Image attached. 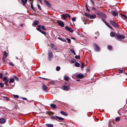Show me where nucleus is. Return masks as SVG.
Segmentation results:
<instances>
[{
    "mask_svg": "<svg viewBox=\"0 0 127 127\" xmlns=\"http://www.w3.org/2000/svg\"><path fill=\"white\" fill-rule=\"evenodd\" d=\"M45 125L47 127H53V125L51 124H46Z\"/></svg>",
    "mask_w": 127,
    "mask_h": 127,
    "instance_id": "19",
    "label": "nucleus"
},
{
    "mask_svg": "<svg viewBox=\"0 0 127 127\" xmlns=\"http://www.w3.org/2000/svg\"><path fill=\"white\" fill-rule=\"evenodd\" d=\"M96 17V15L95 14H92V15H90V18L91 19H94Z\"/></svg>",
    "mask_w": 127,
    "mask_h": 127,
    "instance_id": "16",
    "label": "nucleus"
},
{
    "mask_svg": "<svg viewBox=\"0 0 127 127\" xmlns=\"http://www.w3.org/2000/svg\"><path fill=\"white\" fill-rule=\"evenodd\" d=\"M112 14L114 16H117L118 15V13L115 11H112L111 12Z\"/></svg>",
    "mask_w": 127,
    "mask_h": 127,
    "instance_id": "13",
    "label": "nucleus"
},
{
    "mask_svg": "<svg viewBox=\"0 0 127 127\" xmlns=\"http://www.w3.org/2000/svg\"><path fill=\"white\" fill-rule=\"evenodd\" d=\"M108 27L109 28H110L112 30H114L113 29L112 27H111L110 26H109V27Z\"/></svg>",
    "mask_w": 127,
    "mask_h": 127,
    "instance_id": "59",
    "label": "nucleus"
},
{
    "mask_svg": "<svg viewBox=\"0 0 127 127\" xmlns=\"http://www.w3.org/2000/svg\"><path fill=\"white\" fill-rule=\"evenodd\" d=\"M71 62L73 63H74L75 62V60L74 59H72V60H71Z\"/></svg>",
    "mask_w": 127,
    "mask_h": 127,
    "instance_id": "52",
    "label": "nucleus"
},
{
    "mask_svg": "<svg viewBox=\"0 0 127 127\" xmlns=\"http://www.w3.org/2000/svg\"><path fill=\"white\" fill-rule=\"evenodd\" d=\"M93 9V10H95V8H94V7H93V8H92Z\"/></svg>",
    "mask_w": 127,
    "mask_h": 127,
    "instance_id": "62",
    "label": "nucleus"
},
{
    "mask_svg": "<svg viewBox=\"0 0 127 127\" xmlns=\"http://www.w3.org/2000/svg\"><path fill=\"white\" fill-rule=\"evenodd\" d=\"M15 81V79L14 78H11L9 81V83H13Z\"/></svg>",
    "mask_w": 127,
    "mask_h": 127,
    "instance_id": "18",
    "label": "nucleus"
},
{
    "mask_svg": "<svg viewBox=\"0 0 127 127\" xmlns=\"http://www.w3.org/2000/svg\"><path fill=\"white\" fill-rule=\"evenodd\" d=\"M105 24L108 27H109V26H110V25L107 22H105Z\"/></svg>",
    "mask_w": 127,
    "mask_h": 127,
    "instance_id": "45",
    "label": "nucleus"
},
{
    "mask_svg": "<svg viewBox=\"0 0 127 127\" xmlns=\"http://www.w3.org/2000/svg\"><path fill=\"white\" fill-rule=\"evenodd\" d=\"M110 36H111V37H113L115 35V33L113 32H111L110 33Z\"/></svg>",
    "mask_w": 127,
    "mask_h": 127,
    "instance_id": "25",
    "label": "nucleus"
},
{
    "mask_svg": "<svg viewBox=\"0 0 127 127\" xmlns=\"http://www.w3.org/2000/svg\"><path fill=\"white\" fill-rule=\"evenodd\" d=\"M41 32L45 35L46 34V33L45 32L42 31V32Z\"/></svg>",
    "mask_w": 127,
    "mask_h": 127,
    "instance_id": "49",
    "label": "nucleus"
},
{
    "mask_svg": "<svg viewBox=\"0 0 127 127\" xmlns=\"http://www.w3.org/2000/svg\"><path fill=\"white\" fill-rule=\"evenodd\" d=\"M37 30L39 31V32H42V31L41 30V29L40 28H37Z\"/></svg>",
    "mask_w": 127,
    "mask_h": 127,
    "instance_id": "42",
    "label": "nucleus"
},
{
    "mask_svg": "<svg viewBox=\"0 0 127 127\" xmlns=\"http://www.w3.org/2000/svg\"><path fill=\"white\" fill-rule=\"evenodd\" d=\"M7 77H5L3 78L2 79V80L3 81H5L7 80Z\"/></svg>",
    "mask_w": 127,
    "mask_h": 127,
    "instance_id": "36",
    "label": "nucleus"
},
{
    "mask_svg": "<svg viewBox=\"0 0 127 127\" xmlns=\"http://www.w3.org/2000/svg\"><path fill=\"white\" fill-rule=\"evenodd\" d=\"M41 28L43 30H46V28L45 27V26H41Z\"/></svg>",
    "mask_w": 127,
    "mask_h": 127,
    "instance_id": "34",
    "label": "nucleus"
},
{
    "mask_svg": "<svg viewBox=\"0 0 127 127\" xmlns=\"http://www.w3.org/2000/svg\"><path fill=\"white\" fill-rule=\"evenodd\" d=\"M94 49L96 51H99L100 48L96 44H94Z\"/></svg>",
    "mask_w": 127,
    "mask_h": 127,
    "instance_id": "5",
    "label": "nucleus"
},
{
    "mask_svg": "<svg viewBox=\"0 0 127 127\" xmlns=\"http://www.w3.org/2000/svg\"><path fill=\"white\" fill-rule=\"evenodd\" d=\"M38 8V9H39L40 10H41V8L40 6L39 5H38L37 6Z\"/></svg>",
    "mask_w": 127,
    "mask_h": 127,
    "instance_id": "55",
    "label": "nucleus"
},
{
    "mask_svg": "<svg viewBox=\"0 0 127 127\" xmlns=\"http://www.w3.org/2000/svg\"><path fill=\"white\" fill-rule=\"evenodd\" d=\"M84 77V76L82 74H78L77 76L76 77L78 78L81 79Z\"/></svg>",
    "mask_w": 127,
    "mask_h": 127,
    "instance_id": "12",
    "label": "nucleus"
},
{
    "mask_svg": "<svg viewBox=\"0 0 127 127\" xmlns=\"http://www.w3.org/2000/svg\"><path fill=\"white\" fill-rule=\"evenodd\" d=\"M102 16H103L104 18H105L106 17V15L105 14H103Z\"/></svg>",
    "mask_w": 127,
    "mask_h": 127,
    "instance_id": "53",
    "label": "nucleus"
},
{
    "mask_svg": "<svg viewBox=\"0 0 127 127\" xmlns=\"http://www.w3.org/2000/svg\"><path fill=\"white\" fill-rule=\"evenodd\" d=\"M25 1H26V2H27V0H25Z\"/></svg>",
    "mask_w": 127,
    "mask_h": 127,
    "instance_id": "64",
    "label": "nucleus"
},
{
    "mask_svg": "<svg viewBox=\"0 0 127 127\" xmlns=\"http://www.w3.org/2000/svg\"><path fill=\"white\" fill-rule=\"evenodd\" d=\"M42 87L43 91L45 92H47V89L48 88V87L44 84L43 85Z\"/></svg>",
    "mask_w": 127,
    "mask_h": 127,
    "instance_id": "9",
    "label": "nucleus"
},
{
    "mask_svg": "<svg viewBox=\"0 0 127 127\" xmlns=\"http://www.w3.org/2000/svg\"><path fill=\"white\" fill-rule=\"evenodd\" d=\"M3 77V75L2 73H0V78H2Z\"/></svg>",
    "mask_w": 127,
    "mask_h": 127,
    "instance_id": "57",
    "label": "nucleus"
},
{
    "mask_svg": "<svg viewBox=\"0 0 127 127\" xmlns=\"http://www.w3.org/2000/svg\"><path fill=\"white\" fill-rule=\"evenodd\" d=\"M44 2L46 5L48 7H50L51 5L50 3L47 0H44Z\"/></svg>",
    "mask_w": 127,
    "mask_h": 127,
    "instance_id": "14",
    "label": "nucleus"
},
{
    "mask_svg": "<svg viewBox=\"0 0 127 127\" xmlns=\"http://www.w3.org/2000/svg\"><path fill=\"white\" fill-rule=\"evenodd\" d=\"M57 22L58 25L62 27H63L64 26V23L63 22L61 21L57 20Z\"/></svg>",
    "mask_w": 127,
    "mask_h": 127,
    "instance_id": "4",
    "label": "nucleus"
},
{
    "mask_svg": "<svg viewBox=\"0 0 127 127\" xmlns=\"http://www.w3.org/2000/svg\"><path fill=\"white\" fill-rule=\"evenodd\" d=\"M9 65L12 66H14V64H13L11 63L10 62L9 63Z\"/></svg>",
    "mask_w": 127,
    "mask_h": 127,
    "instance_id": "44",
    "label": "nucleus"
},
{
    "mask_svg": "<svg viewBox=\"0 0 127 127\" xmlns=\"http://www.w3.org/2000/svg\"><path fill=\"white\" fill-rule=\"evenodd\" d=\"M33 1H32V2H31L30 3L31 4V8L33 10H35V8L33 7V4L32 3Z\"/></svg>",
    "mask_w": 127,
    "mask_h": 127,
    "instance_id": "22",
    "label": "nucleus"
},
{
    "mask_svg": "<svg viewBox=\"0 0 127 127\" xmlns=\"http://www.w3.org/2000/svg\"><path fill=\"white\" fill-rule=\"evenodd\" d=\"M60 68H61L60 66H57V67L56 68V70L57 71H59L60 70Z\"/></svg>",
    "mask_w": 127,
    "mask_h": 127,
    "instance_id": "35",
    "label": "nucleus"
},
{
    "mask_svg": "<svg viewBox=\"0 0 127 127\" xmlns=\"http://www.w3.org/2000/svg\"><path fill=\"white\" fill-rule=\"evenodd\" d=\"M42 78L43 79H45V80H49V79H47V78Z\"/></svg>",
    "mask_w": 127,
    "mask_h": 127,
    "instance_id": "58",
    "label": "nucleus"
},
{
    "mask_svg": "<svg viewBox=\"0 0 127 127\" xmlns=\"http://www.w3.org/2000/svg\"><path fill=\"white\" fill-rule=\"evenodd\" d=\"M13 96L14 97H15L16 98H19V96L18 95H13Z\"/></svg>",
    "mask_w": 127,
    "mask_h": 127,
    "instance_id": "39",
    "label": "nucleus"
},
{
    "mask_svg": "<svg viewBox=\"0 0 127 127\" xmlns=\"http://www.w3.org/2000/svg\"><path fill=\"white\" fill-rule=\"evenodd\" d=\"M119 72L120 73H122L123 72V70H121L120 69H119Z\"/></svg>",
    "mask_w": 127,
    "mask_h": 127,
    "instance_id": "54",
    "label": "nucleus"
},
{
    "mask_svg": "<svg viewBox=\"0 0 127 127\" xmlns=\"http://www.w3.org/2000/svg\"><path fill=\"white\" fill-rule=\"evenodd\" d=\"M60 113L61 114L65 116H67L68 115V114L66 113L63 111H61L60 112Z\"/></svg>",
    "mask_w": 127,
    "mask_h": 127,
    "instance_id": "17",
    "label": "nucleus"
},
{
    "mask_svg": "<svg viewBox=\"0 0 127 127\" xmlns=\"http://www.w3.org/2000/svg\"><path fill=\"white\" fill-rule=\"evenodd\" d=\"M85 15L86 16L90 18V14L85 12Z\"/></svg>",
    "mask_w": 127,
    "mask_h": 127,
    "instance_id": "30",
    "label": "nucleus"
},
{
    "mask_svg": "<svg viewBox=\"0 0 127 127\" xmlns=\"http://www.w3.org/2000/svg\"><path fill=\"white\" fill-rule=\"evenodd\" d=\"M13 77L17 80H19L18 78L16 76H14Z\"/></svg>",
    "mask_w": 127,
    "mask_h": 127,
    "instance_id": "40",
    "label": "nucleus"
},
{
    "mask_svg": "<svg viewBox=\"0 0 127 127\" xmlns=\"http://www.w3.org/2000/svg\"><path fill=\"white\" fill-rule=\"evenodd\" d=\"M65 28L66 29L69 31L71 32L72 33L73 32V30H72V29L70 28L69 27L67 26H65Z\"/></svg>",
    "mask_w": 127,
    "mask_h": 127,
    "instance_id": "8",
    "label": "nucleus"
},
{
    "mask_svg": "<svg viewBox=\"0 0 127 127\" xmlns=\"http://www.w3.org/2000/svg\"><path fill=\"white\" fill-rule=\"evenodd\" d=\"M95 34H96L97 36H98L99 35V33L98 32H96L95 33Z\"/></svg>",
    "mask_w": 127,
    "mask_h": 127,
    "instance_id": "47",
    "label": "nucleus"
},
{
    "mask_svg": "<svg viewBox=\"0 0 127 127\" xmlns=\"http://www.w3.org/2000/svg\"><path fill=\"white\" fill-rule=\"evenodd\" d=\"M57 116H52L51 117V119L52 120H57Z\"/></svg>",
    "mask_w": 127,
    "mask_h": 127,
    "instance_id": "26",
    "label": "nucleus"
},
{
    "mask_svg": "<svg viewBox=\"0 0 127 127\" xmlns=\"http://www.w3.org/2000/svg\"><path fill=\"white\" fill-rule=\"evenodd\" d=\"M21 2L22 3V4L23 5H26V4L27 3V2H26L24 0H21Z\"/></svg>",
    "mask_w": 127,
    "mask_h": 127,
    "instance_id": "27",
    "label": "nucleus"
},
{
    "mask_svg": "<svg viewBox=\"0 0 127 127\" xmlns=\"http://www.w3.org/2000/svg\"><path fill=\"white\" fill-rule=\"evenodd\" d=\"M75 58L76 59H80V55L78 56H75Z\"/></svg>",
    "mask_w": 127,
    "mask_h": 127,
    "instance_id": "37",
    "label": "nucleus"
},
{
    "mask_svg": "<svg viewBox=\"0 0 127 127\" xmlns=\"http://www.w3.org/2000/svg\"><path fill=\"white\" fill-rule=\"evenodd\" d=\"M58 38L59 40H62L63 41L65 42L66 41L65 40L64 38H62L60 37H58Z\"/></svg>",
    "mask_w": 127,
    "mask_h": 127,
    "instance_id": "28",
    "label": "nucleus"
},
{
    "mask_svg": "<svg viewBox=\"0 0 127 127\" xmlns=\"http://www.w3.org/2000/svg\"><path fill=\"white\" fill-rule=\"evenodd\" d=\"M84 63H81V68L82 69H83L84 67Z\"/></svg>",
    "mask_w": 127,
    "mask_h": 127,
    "instance_id": "32",
    "label": "nucleus"
},
{
    "mask_svg": "<svg viewBox=\"0 0 127 127\" xmlns=\"http://www.w3.org/2000/svg\"><path fill=\"white\" fill-rule=\"evenodd\" d=\"M6 122V121L4 118H1L0 119V123L3 124L5 123Z\"/></svg>",
    "mask_w": 127,
    "mask_h": 127,
    "instance_id": "11",
    "label": "nucleus"
},
{
    "mask_svg": "<svg viewBox=\"0 0 127 127\" xmlns=\"http://www.w3.org/2000/svg\"><path fill=\"white\" fill-rule=\"evenodd\" d=\"M76 20V19L75 17L72 18V20L73 21H75Z\"/></svg>",
    "mask_w": 127,
    "mask_h": 127,
    "instance_id": "48",
    "label": "nucleus"
},
{
    "mask_svg": "<svg viewBox=\"0 0 127 127\" xmlns=\"http://www.w3.org/2000/svg\"><path fill=\"white\" fill-rule=\"evenodd\" d=\"M102 20L103 21V22L105 23V22H106L103 19H102Z\"/></svg>",
    "mask_w": 127,
    "mask_h": 127,
    "instance_id": "60",
    "label": "nucleus"
},
{
    "mask_svg": "<svg viewBox=\"0 0 127 127\" xmlns=\"http://www.w3.org/2000/svg\"><path fill=\"white\" fill-rule=\"evenodd\" d=\"M39 24V22L38 21H35L33 24H32V26H35L38 25Z\"/></svg>",
    "mask_w": 127,
    "mask_h": 127,
    "instance_id": "15",
    "label": "nucleus"
},
{
    "mask_svg": "<svg viewBox=\"0 0 127 127\" xmlns=\"http://www.w3.org/2000/svg\"><path fill=\"white\" fill-rule=\"evenodd\" d=\"M120 117H117L115 118V121L116 122L119 121L120 120Z\"/></svg>",
    "mask_w": 127,
    "mask_h": 127,
    "instance_id": "29",
    "label": "nucleus"
},
{
    "mask_svg": "<svg viewBox=\"0 0 127 127\" xmlns=\"http://www.w3.org/2000/svg\"><path fill=\"white\" fill-rule=\"evenodd\" d=\"M69 77L68 76H64V79L65 81H67L68 80Z\"/></svg>",
    "mask_w": 127,
    "mask_h": 127,
    "instance_id": "31",
    "label": "nucleus"
},
{
    "mask_svg": "<svg viewBox=\"0 0 127 127\" xmlns=\"http://www.w3.org/2000/svg\"><path fill=\"white\" fill-rule=\"evenodd\" d=\"M8 55V53L6 51H4L3 55L2 58V61L3 63H5V59L7 58Z\"/></svg>",
    "mask_w": 127,
    "mask_h": 127,
    "instance_id": "2",
    "label": "nucleus"
},
{
    "mask_svg": "<svg viewBox=\"0 0 127 127\" xmlns=\"http://www.w3.org/2000/svg\"><path fill=\"white\" fill-rule=\"evenodd\" d=\"M110 24L114 27L117 28V26H116V23L113 20H110Z\"/></svg>",
    "mask_w": 127,
    "mask_h": 127,
    "instance_id": "7",
    "label": "nucleus"
},
{
    "mask_svg": "<svg viewBox=\"0 0 127 127\" xmlns=\"http://www.w3.org/2000/svg\"><path fill=\"white\" fill-rule=\"evenodd\" d=\"M51 46V47L53 48L54 49H56V48H54L55 47V45L53 44H51L50 45Z\"/></svg>",
    "mask_w": 127,
    "mask_h": 127,
    "instance_id": "33",
    "label": "nucleus"
},
{
    "mask_svg": "<svg viewBox=\"0 0 127 127\" xmlns=\"http://www.w3.org/2000/svg\"><path fill=\"white\" fill-rule=\"evenodd\" d=\"M8 82V80H6L5 82H4V84L6 85V86H7V83Z\"/></svg>",
    "mask_w": 127,
    "mask_h": 127,
    "instance_id": "38",
    "label": "nucleus"
},
{
    "mask_svg": "<svg viewBox=\"0 0 127 127\" xmlns=\"http://www.w3.org/2000/svg\"><path fill=\"white\" fill-rule=\"evenodd\" d=\"M86 10L88 11L89 12L90 11V10L88 9L87 6H86Z\"/></svg>",
    "mask_w": 127,
    "mask_h": 127,
    "instance_id": "56",
    "label": "nucleus"
},
{
    "mask_svg": "<svg viewBox=\"0 0 127 127\" xmlns=\"http://www.w3.org/2000/svg\"><path fill=\"white\" fill-rule=\"evenodd\" d=\"M0 87L1 88L3 87V85L2 83H0Z\"/></svg>",
    "mask_w": 127,
    "mask_h": 127,
    "instance_id": "46",
    "label": "nucleus"
},
{
    "mask_svg": "<svg viewBox=\"0 0 127 127\" xmlns=\"http://www.w3.org/2000/svg\"><path fill=\"white\" fill-rule=\"evenodd\" d=\"M121 15H122V16L124 17L125 18H127V16L123 14H121Z\"/></svg>",
    "mask_w": 127,
    "mask_h": 127,
    "instance_id": "51",
    "label": "nucleus"
},
{
    "mask_svg": "<svg viewBox=\"0 0 127 127\" xmlns=\"http://www.w3.org/2000/svg\"><path fill=\"white\" fill-rule=\"evenodd\" d=\"M22 99H23L26 100H27L28 101V100H27V98H26L24 97H21Z\"/></svg>",
    "mask_w": 127,
    "mask_h": 127,
    "instance_id": "50",
    "label": "nucleus"
},
{
    "mask_svg": "<svg viewBox=\"0 0 127 127\" xmlns=\"http://www.w3.org/2000/svg\"><path fill=\"white\" fill-rule=\"evenodd\" d=\"M108 49L109 50H111L112 48V46L110 45H109L108 47Z\"/></svg>",
    "mask_w": 127,
    "mask_h": 127,
    "instance_id": "41",
    "label": "nucleus"
},
{
    "mask_svg": "<svg viewBox=\"0 0 127 127\" xmlns=\"http://www.w3.org/2000/svg\"><path fill=\"white\" fill-rule=\"evenodd\" d=\"M70 51L74 55H76V53H75V51L73 49H70Z\"/></svg>",
    "mask_w": 127,
    "mask_h": 127,
    "instance_id": "24",
    "label": "nucleus"
},
{
    "mask_svg": "<svg viewBox=\"0 0 127 127\" xmlns=\"http://www.w3.org/2000/svg\"><path fill=\"white\" fill-rule=\"evenodd\" d=\"M92 3H93V4L94 5V2L92 1Z\"/></svg>",
    "mask_w": 127,
    "mask_h": 127,
    "instance_id": "63",
    "label": "nucleus"
},
{
    "mask_svg": "<svg viewBox=\"0 0 127 127\" xmlns=\"http://www.w3.org/2000/svg\"><path fill=\"white\" fill-rule=\"evenodd\" d=\"M50 106L52 108H55L56 107V105L55 104H51Z\"/></svg>",
    "mask_w": 127,
    "mask_h": 127,
    "instance_id": "21",
    "label": "nucleus"
},
{
    "mask_svg": "<svg viewBox=\"0 0 127 127\" xmlns=\"http://www.w3.org/2000/svg\"><path fill=\"white\" fill-rule=\"evenodd\" d=\"M74 65L76 67H79L80 66V64L77 62L75 63L74 64Z\"/></svg>",
    "mask_w": 127,
    "mask_h": 127,
    "instance_id": "23",
    "label": "nucleus"
},
{
    "mask_svg": "<svg viewBox=\"0 0 127 127\" xmlns=\"http://www.w3.org/2000/svg\"><path fill=\"white\" fill-rule=\"evenodd\" d=\"M62 18L64 19H65L68 17L69 18H70V16L69 14H65L62 15Z\"/></svg>",
    "mask_w": 127,
    "mask_h": 127,
    "instance_id": "6",
    "label": "nucleus"
},
{
    "mask_svg": "<svg viewBox=\"0 0 127 127\" xmlns=\"http://www.w3.org/2000/svg\"><path fill=\"white\" fill-rule=\"evenodd\" d=\"M62 88L63 90L66 91H67L70 89L69 87L65 86H62Z\"/></svg>",
    "mask_w": 127,
    "mask_h": 127,
    "instance_id": "10",
    "label": "nucleus"
},
{
    "mask_svg": "<svg viewBox=\"0 0 127 127\" xmlns=\"http://www.w3.org/2000/svg\"><path fill=\"white\" fill-rule=\"evenodd\" d=\"M48 60L51 61L53 57V53L51 51H49L48 52Z\"/></svg>",
    "mask_w": 127,
    "mask_h": 127,
    "instance_id": "3",
    "label": "nucleus"
},
{
    "mask_svg": "<svg viewBox=\"0 0 127 127\" xmlns=\"http://www.w3.org/2000/svg\"><path fill=\"white\" fill-rule=\"evenodd\" d=\"M66 39L67 40L68 42V43H70V42H71V40H70V39L68 38H66Z\"/></svg>",
    "mask_w": 127,
    "mask_h": 127,
    "instance_id": "43",
    "label": "nucleus"
},
{
    "mask_svg": "<svg viewBox=\"0 0 127 127\" xmlns=\"http://www.w3.org/2000/svg\"><path fill=\"white\" fill-rule=\"evenodd\" d=\"M37 27H38L39 28H40L41 27V26L40 25H38V26H37Z\"/></svg>",
    "mask_w": 127,
    "mask_h": 127,
    "instance_id": "61",
    "label": "nucleus"
},
{
    "mask_svg": "<svg viewBox=\"0 0 127 127\" xmlns=\"http://www.w3.org/2000/svg\"><path fill=\"white\" fill-rule=\"evenodd\" d=\"M115 36L116 38L119 40H122V39H124L125 37V35H123L116 34Z\"/></svg>",
    "mask_w": 127,
    "mask_h": 127,
    "instance_id": "1",
    "label": "nucleus"
},
{
    "mask_svg": "<svg viewBox=\"0 0 127 127\" xmlns=\"http://www.w3.org/2000/svg\"><path fill=\"white\" fill-rule=\"evenodd\" d=\"M57 119H58L60 120V121H63L64 120V119L63 118H62L60 117H58V116H57Z\"/></svg>",
    "mask_w": 127,
    "mask_h": 127,
    "instance_id": "20",
    "label": "nucleus"
}]
</instances>
